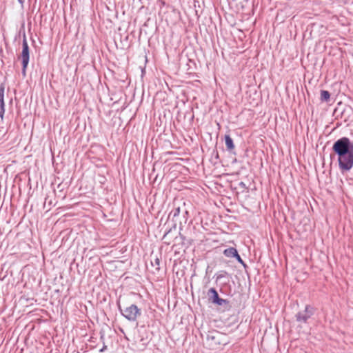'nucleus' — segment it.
I'll list each match as a JSON object with an SVG mask.
<instances>
[{
    "mask_svg": "<svg viewBox=\"0 0 353 353\" xmlns=\"http://www.w3.org/2000/svg\"><path fill=\"white\" fill-rule=\"evenodd\" d=\"M314 314V308L307 305L303 310L299 311L296 315V321L299 323V325L302 327L303 324H307L309 323V320Z\"/></svg>",
    "mask_w": 353,
    "mask_h": 353,
    "instance_id": "7ed1b4c3",
    "label": "nucleus"
},
{
    "mask_svg": "<svg viewBox=\"0 0 353 353\" xmlns=\"http://www.w3.org/2000/svg\"><path fill=\"white\" fill-rule=\"evenodd\" d=\"M208 295L209 301L211 303L216 304L217 305H228L229 303L228 300L220 298L217 291L213 288H210L208 290Z\"/></svg>",
    "mask_w": 353,
    "mask_h": 353,
    "instance_id": "423d86ee",
    "label": "nucleus"
},
{
    "mask_svg": "<svg viewBox=\"0 0 353 353\" xmlns=\"http://www.w3.org/2000/svg\"><path fill=\"white\" fill-rule=\"evenodd\" d=\"M332 150L338 155L340 169L350 170L353 166V143L348 138L342 137L334 142Z\"/></svg>",
    "mask_w": 353,
    "mask_h": 353,
    "instance_id": "f257e3e1",
    "label": "nucleus"
},
{
    "mask_svg": "<svg viewBox=\"0 0 353 353\" xmlns=\"http://www.w3.org/2000/svg\"><path fill=\"white\" fill-rule=\"evenodd\" d=\"M330 98V94L327 90L321 91V100L322 101H328Z\"/></svg>",
    "mask_w": 353,
    "mask_h": 353,
    "instance_id": "9d476101",
    "label": "nucleus"
},
{
    "mask_svg": "<svg viewBox=\"0 0 353 353\" xmlns=\"http://www.w3.org/2000/svg\"><path fill=\"white\" fill-rule=\"evenodd\" d=\"M4 85H0V117L2 119L5 112Z\"/></svg>",
    "mask_w": 353,
    "mask_h": 353,
    "instance_id": "0eeeda50",
    "label": "nucleus"
},
{
    "mask_svg": "<svg viewBox=\"0 0 353 353\" xmlns=\"http://www.w3.org/2000/svg\"><path fill=\"white\" fill-rule=\"evenodd\" d=\"M236 252H237V250L236 248H227L225 249L224 251H223V254L225 256L227 257H231V258H234V256H235V254H236Z\"/></svg>",
    "mask_w": 353,
    "mask_h": 353,
    "instance_id": "1a4fd4ad",
    "label": "nucleus"
},
{
    "mask_svg": "<svg viewBox=\"0 0 353 353\" xmlns=\"http://www.w3.org/2000/svg\"><path fill=\"white\" fill-rule=\"evenodd\" d=\"M225 141L227 150L229 152H232L234 149V144L233 143L232 139L229 134L225 135Z\"/></svg>",
    "mask_w": 353,
    "mask_h": 353,
    "instance_id": "6e6552de",
    "label": "nucleus"
},
{
    "mask_svg": "<svg viewBox=\"0 0 353 353\" xmlns=\"http://www.w3.org/2000/svg\"><path fill=\"white\" fill-rule=\"evenodd\" d=\"M20 57L22 61V74H23V76H25L30 59V50L25 34L23 35L22 43V52L21 53Z\"/></svg>",
    "mask_w": 353,
    "mask_h": 353,
    "instance_id": "39448f33",
    "label": "nucleus"
},
{
    "mask_svg": "<svg viewBox=\"0 0 353 353\" xmlns=\"http://www.w3.org/2000/svg\"><path fill=\"white\" fill-rule=\"evenodd\" d=\"M151 265L153 267H155L156 270H159L160 259L157 256H156L155 259L151 261Z\"/></svg>",
    "mask_w": 353,
    "mask_h": 353,
    "instance_id": "f8f14e48",
    "label": "nucleus"
},
{
    "mask_svg": "<svg viewBox=\"0 0 353 353\" xmlns=\"http://www.w3.org/2000/svg\"><path fill=\"white\" fill-rule=\"evenodd\" d=\"M19 3L21 5V6H23V3L25 2V0H18Z\"/></svg>",
    "mask_w": 353,
    "mask_h": 353,
    "instance_id": "4468645a",
    "label": "nucleus"
},
{
    "mask_svg": "<svg viewBox=\"0 0 353 353\" xmlns=\"http://www.w3.org/2000/svg\"><path fill=\"white\" fill-rule=\"evenodd\" d=\"M206 343L212 348H216L219 345H225L228 343L226 334L217 330H211L206 334Z\"/></svg>",
    "mask_w": 353,
    "mask_h": 353,
    "instance_id": "f03ea898",
    "label": "nucleus"
},
{
    "mask_svg": "<svg viewBox=\"0 0 353 353\" xmlns=\"http://www.w3.org/2000/svg\"><path fill=\"white\" fill-rule=\"evenodd\" d=\"M234 258H236V259L238 261V262H239L240 263H241L243 265H245L244 261L242 260V259L241 258V256L238 254V252H236V254H235Z\"/></svg>",
    "mask_w": 353,
    "mask_h": 353,
    "instance_id": "ddd939ff",
    "label": "nucleus"
},
{
    "mask_svg": "<svg viewBox=\"0 0 353 353\" xmlns=\"http://www.w3.org/2000/svg\"><path fill=\"white\" fill-rule=\"evenodd\" d=\"M119 310L125 319L132 322L136 321L137 317L141 314V310L134 304H132L124 310H122L121 306L119 305Z\"/></svg>",
    "mask_w": 353,
    "mask_h": 353,
    "instance_id": "20e7f679",
    "label": "nucleus"
},
{
    "mask_svg": "<svg viewBox=\"0 0 353 353\" xmlns=\"http://www.w3.org/2000/svg\"><path fill=\"white\" fill-rule=\"evenodd\" d=\"M180 214V208H176L173 210H172L169 214V217L172 216V219H174L175 217L178 216Z\"/></svg>",
    "mask_w": 353,
    "mask_h": 353,
    "instance_id": "9b49d317",
    "label": "nucleus"
}]
</instances>
